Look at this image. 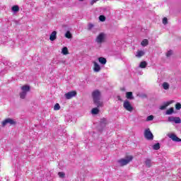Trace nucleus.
<instances>
[{
    "mask_svg": "<svg viewBox=\"0 0 181 181\" xmlns=\"http://www.w3.org/2000/svg\"><path fill=\"white\" fill-rule=\"evenodd\" d=\"M168 122H175V124H181L180 117L170 116L168 117Z\"/></svg>",
    "mask_w": 181,
    "mask_h": 181,
    "instance_id": "nucleus-7",
    "label": "nucleus"
},
{
    "mask_svg": "<svg viewBox=\"0 0 181 181\" xmlns=\"http://www.w3.org/2000/svg\"><path fill=\"white\" fill-rule=\"evenodd\" d=\"M104 40V33H100L96 38L97 43H103Z\"/></svg>",
    "mask_w": 181,
    "mask_h": 181,
    "instance_id": "nucleus-11",
    "label": "nucleus"
},
{
    "mask_svg": "<svg viewBox=\"0 0 181 181\" xmlns=\"http://www.w3.org/2000/svg\"><path fill=\"white\" fill-rule=\"evenodd\" d=\"M107 124V119L103 118L100 119V125H105Z\"/></svg>",
    "mask_w": 181,
    "mask_h": 181,
    "instance_id": "nucleus-29",
    "label": "nucleus"
},
{
    "mask_svg": "<svg viewBox=\"0 0 181 181\" xmlns=\"http://www.w3.org/2000/svg\"><path fill=\"white\" fill-rule=\"evenodd\" d=\"M94 25L93 24H89L88 25V28L89 29H91V28H93Z\"/></svg>",
    "mask_w": 181,
    "mask_h": 181,
    "instance_id": "nucleus-36",
    "label": "nucleus"
},
{
    "mask_svg": "<svg viewBox=\"0 0 181 181\" xmlns=\"http://www.w3.org/2000/svg\"><path fill=\"white\" fill-rule=\"evenodd\" d=\"M98 112H100V110H98V108L97 107H95L91 110V113L93 114L94 115L98 114Z\"/></svg>",
    "mask_w": 181,
    "mask_h": 181,
    "instance_id": "nucleus-21",
    "label": "nucleus"
},
{
    "mask_svg": "<svg viewBox=\"0 0 181 181\" xmlns=\"http://www.w3.org/2000/svg\"><path fill=\"white\" fill-rule=\"evenodd\" d=\"M148 43H149V41H148L147 39H144L141 42V46H144V47L148 46Z\"/></svg>",
    "mask_w": 181,
    "mask_h": 181,
    "instance_id": "nucleus-23",
    "label": "nucleus"
},
{
    "mask_svg": "<svg viewBox=\"0 0 181 181\" xmlns=\"http://www.w3.org/2000/svg\"><path fill=\"white\" fill-rule=\"evenodd\" d=\"M146 121H153V115H150L148 117H147L146 118Z\"/></svg>",
    "mask_w": 181,
    "mask_h": 181,
    "instance_id": "nucleus-32",
    "label": "nucleus"
},
{
    "mask_svg": "<svg viewBox=\"0 0 181 181\" xmlns=\"http://www.w3.org/2000/svg\"><path fill=\"white\" fill-rule=\"evenodd\" d=\"M62 54H69V49H67V47H64L62 48Z\"/></svg>",
    "mask_w": 181,
    "mask_h": 181,
    "instance_id": "nucleus-20",
    "label": "nucleus"
},
{
    "mask_svg": "<svg viewBox=\"0 0 181 181\" xmlns=\"http://www.w3.org/2000/svg\"><path fill=\"white\" fill-rule=\"evenodd\" d=\"M80 2H83V1H84V0H78Z\"/></svg>",
    "mask_w": 181,
    "mask_h": 181,
    "instance_id": "nucleus-38",
    "label": "nucleus"
},
{
    "mask_svg": "<svg viewBox=\"0 0 181 181\" xmlns=\"http://www.w3.org/2000/svg\"><path fill=\"white\" fill-rule=\"evenodd\" d=\"M173 107H170L169 110H166L165 114L166 115H171V114H173Z\"/></svg>",
    "mask_w": 181,
    "mask_h": 181,
    "instance_id": "nucleus-22",
    "label": "nucleus"
},
{
    "mask_svg": "<svg viewBox=\"0 0 181 181\" xmlns=\"http://www.w3.org/2000/svg\"><path fill=\"white\" fill-rule=\"evenodd\" d=\"M57 38V32L53 31L49 35V40L54 42V40Z\"/></svg>",
    "mask_w": 181,
    "mask_h": 181,
    "instance_id": "nucleus-10",
    "label": "nucleus"
},
{
    "mask_svg": "<svg viewBox=\"0 0 181 181\" xmlns=\"http://www.w3.org/2000/svg\"><path fill=\"white\" fill-rule=\"evenodd\" d=\"M8 124H9L10 125H15V124H16V122H15V120L11 119V118H7L2 122L3 127L8 125Z\"/></svg>",
    "mask_w": 181,
    "mask_h": 181,
    "instance_id": "nucleus-8",
    "label": "nucleus"
},
{
    "mask_svg": "<svg viewBox=\"0 0 181 181\" xmlns=\"http://www.w3.org/2000/svg\"><path fill=\"white\" fill-rule=\"evenodd\" d=\"M22 92L20 93V97L22 100H25L26 98V95H28V93L30 90V87L28 85H25L21 87Z\"/></svg>",
    "mask_w": 181,
    "mask_h": 181,
    "instance_id": "nucleus-2",
    "label": "nucleus"
},
{
    "mask_svg": "<svg viewBox=\"0 0 181 181\" xmlns=\"http://www.w3.org/2000/svg\"><path fill=\"white\" fill-rule=\"evenodd\" d=\"M126 97L127 100H134V95H132V92H127L126 93Z\"/></svg>",
    "mask_w": 181,
    "mask_h": 181,
    "instance_id": "nucleus-17",
    "label": "nucleus"
},
{
    "mask_svg": "<svg viewBox=\"0 0 181 181\" xmlns=\"http://www.w3.org/2000/svg\"><path fill=\"white\" fill-rule=\"evenodd\" d=\"M93 103L97 105V107H103V102L100 101L101 98V93L99 90H96L92 93Z\"/></svg>",
    "mask_w": 181,
    "mask_h": 181,
    "instance_id": "nucleus-1",
    "label": "nucleus"
},
{
    "mask_svg": "<svg viewBox=\"0 0 181 181\" xmlns=\"http://www.w3.org/2000/svg\"><path fill=\"white\" fill-rule=\"evenodd\" d=\"M58 175L59 177H61V179H63L64 178V176H66V174L64 172H59L58 173Z\"/></svg>",
    "mask_w": 181,
    "mask_h": 181,
    "instance_id": "nucleus-28",
    "label": "nucleus"
},
{
    "mask_svg": "<svg viewBox=\"0 0 181 181\" xmlns=\"http://www.w3.org/2000/svg\"><path fill=\"white\" fill-rule=\"evenodd\" d=\"M147 64H148L146 63V62L143 61V62H141L140 63L139 67H140L141 69H145V67H146Z\"/></svg>",
    "mask_w": 181,
    "mask_h": 181,
    "instance_id": "nucleus-19",
    "label": "nucleus"
},
{
    "mask_svg": "<svg viewBox=\"0 0 181 181\" xmlns=\"http://www.w3.org/2000/svg\"><path fill=\"white\" fill-rule=\"evenodd\" d=\"M123 107L127 111H129L130 112H132L134 110V107H132V105H131V103H129V100H125L123 103Z\"/></svg>",
    "mask_w": 181,
    "mask_h": 181,
    "instance_id": "nucleus-4",
    "label": "nucleus"
},
{
    "mask_svg": "<svg viewBox=\"0 0 181 181\" xmlns=\"http://www.w3.org/2000/svg\"><path fill=\"white\" fill-rule=\"evenodd\" d=\"M170 104H172V101L167 102L164 105L160 106V110H166V107H168Z\"/></svg>",
    "mask_w": 181,
    "mask_h": 181,
    "instance_id": "nucleus-15",
    "label": "nucleus"
},
{
    "mask_svg": "<svg viewBox=\"0 0 181 181\" xmlns=\"http://www.w3.org/2000/svg\"><path fill=\"white\" fill-rule=\"evenodd\" d=\"M175 108L177 110H180L181 109V104L180 103H176Z\"/></svg>",
    "mask_w": 181,
    "mask_h": 181,
    "instance_id": "nucleus-31",
    "label": "nucleus"
},
{
    "mask_svg": "<svg viewBox=\"0 0 181 181\" xmlns=\"http://www.w3.org/2000/svg\"><path fill=\"white\" fill-rule=\"evenodd\" d=\"M145 54V52L144 51H138L136 56V57H142Z\"/></svg>",
    "mask_w": 181,
    "mask_h": 181,
    "instance_id": "nucleus-24",
    "label": "nucleus"
},
{
    "mask_svg": "<svg viewBox=\"0 0 181 181\" xmlns=\"http://www.w3.org/2000/svg\"><path fill=\"white\" fill-rule=\"evenodd\" d=\"M153 149L154 151H159L160 149V144L159 143H157L153 146Z\"/></svg>",
    "mask_w": 181,
    "mask_h": 181,
    "instance_id": "nucleus-18",
    "label": "nucleus"
},
{
    "mask_svg": "<svg viewBox=\"0 0 181 181\" xmlns=\"http://www.w3.org/2000/svg\"><path fill=\"white\" fill-rule=\"evenodd\" d=\"M93 64H94V68H93L94 71H95V73H98V71L101 70V67L95 62H93Z\"/></svg>",
    "mask_w": 181,
    "mask_h": 181,
    "instance_id": "nucleus-12",
    "label": "nucleus"
},
{
    "mask_svg": "<svg viewBox=\"0 0 181 181\" xmlns=\"http://www.w3.org/2000/svg\"><path fill=\"white\" fill-rule=\"evenodd\" d=\"M11 11L12 12H13V13H17V12H19V6L18 5L13 6L11 8Z\"/></svg>",
    "mask_w": 181,
    "mask_h": 181,
    "instance_id": "nucleus-14",
    "label": "nucleus"
},
{
    "mask_svg": "<svg viewBox=\"0 0 181 181\" xmlns=\"http://www.w3.org/2000/svg\"><path fill=\"white\" fill-rule=\"evenodd\" d=\"M77 95V92L76 90L70 91L64 94V97L66 100H71L73 97H76Z\"/></svg>",
    "mask_w": 181,
    "mask_h": 181,
    "instance_id": "nucleus-6",
    "label": "nucleus"
},
{
    "mask_svg": "<svg viewBox=\"0 0 181 181\" xmlns=\"http://www.w3.org/2000/svg\"><path fill=\"white\" fill-rule=\"evenodd\" d=\"M163 24L168 25V18L165 17L163 18Z\"/></svg>",
    "mask_w": 181,
    "mask_h": 181,
    "instance_id": "nucleus-33",
    "label": "nucleus"
},
{
    "mask_svg": "<svg viewBox=\"0 0 181 181\" xmlns=\"http://www.w3.org/2000/svg\"><path fill=\"white\" fill-rule=\"evenodd\" d=\"M65 37H66L67 39H71V37H73L70 31H66V33H65Z\"/></svg>",
    "mask_w": 181,
    "mask_h": 181,
    "instance_id": "nucleus-25",
    "label": "nucleus"
},
{
    "mask_svg": "<svg viewBox=\"0 0 181 181\" xmlns=\"http://www.w3.org/2000/svg\"><path fill=\"white\" fill-rule=\"evenodd\" d=\"M179 176L181 178V170H180V171H179Z\"/></svg>",
    "mask_w": 181,
    "mask_h": 181,
    "instance_id": "nucleus-37",
    "label": "nucleus"
},
{
    "mask_svg": "<svg viewBox=\"0 0 181 181\" xmlns=\"http://www.w3.org/2000/svg\"><path fill=\"white\" fill-rule=\"evenodd\" d=\"M133 158H134L132 157V156H127L125 158H121L118 160L117 163H119L120 166H125V165H128V163H129V162H131Z\"/></svg>",
    "mask_w": 181,
    "mask_h": 181,
    "instance_id": "nucleus-3",
    "label": "nucleus"
},
{
    "mask_svg": "<svg viewBox=\"0 0 181 181\" xmlns=\"http://www.w3.org/2000/svg\"><path fill=\"white\" fill-rule=\"evenodd\" d=\"M99 21H100V22H105V16H99Z\"/></svg>",
    "mask_w": 181,
    "mask_h": 181,
    "instance_id": "nucleus-30",
    "label": "nucleus"
},
{
    "mask_svg": "<svg viewBox=\"0 0 181 181\" xmlns=\"http://www.w3.org/2000/svg\"><path fill=\"white\" fill-rule=\"evenodd\" d=\"M152 160H151V159L149 158H146L145 160V165H146V168H151L152 167Z\"/></svg>",
    "mask_w": 181,
    "mask_h": 181,
    "instance_id": "nucleus-13",
    "label": "nucleus"
},
{
    "mask_svg": "<svg viewBox=\"0 0 181 181\" xmlns=\"http://www.w3.org/2000/svg\"><path fill=\"white\" fill-rule=\"evenodd\" d=\"M144 137L146 139H148V141H153V134L151 132V129H147L144 132Z\"/></svg>",
    "mask_w": 181,
    "mask_h": 181,
    "instance_id": "nucleus-5",
    "label": "nucleus"
},
{
    "mask_svg": "<svg viewBox=\"0 0 181 181\" xmlns=\"http://www.w3.org/2000/svg\"><path fill=\"white\" fill-rule=\"evenodd\" d=\"M60 110V105L59 103H56L54 106V111H59Z\"/></svg>",
    "mask_w": 181,
    "mask_h": 181,
    "instance_id": "nucleus-27",
    "label": "nucleus"
},
{
    "mask_svg": "<svg viewBox=\"0 0 181 181\" xmlns=\"http://www.w3.org/2000/svg\"><path fill=\"white\" fill-rule=\"evenodd\" d=\"M173 53V52L172 50L168 51L166 54L167 57H170V56H172Z\"/></svg>",
    "mask_w": 181,
    "mask_h": 181,
    "instance_id": "nucleus-34",
    "label": "nucleus"
},
{
    "mask_svg": "<svg viewBox=\"0 0 181 181\" xmlns=\"http://www.w3.org/2000/svg\"><path fill=\"white\" fill-rule=\"evenodd\" d=\"M169 87H170V86H169V84L167 82H164L163 83V88L164 90H169Z\"/></svg>",
    "mask_w": 181,
    "mask_h": 181,
    "instance_id": "nucleus-26",
    "label": "nucleus"
},
{
    "mask_svg": "<svg viewBox=\"0 0 181 181\" xmlns=\"http://www.w3.org/2000/svg\"><path fill=\"white\" fill-rule=\"evenodd\" d=\"M98 0H92L90 1V5H94V4H95V2H97Z\"/></svg>",
    "mask_w": 181,
    "mask_h": 181,
    "instance_id": "nucleus-35",
    "label": "nucleus"
},
{
    "mask_svg": "<svg viewBox=\"0 0 181 181\" xmlns=\"http://www.w3.org/2000/svg\"><path fill=\"white\" fill-rule=\"evenodd\" d=\"M168 138L172 139V141H173L174 142H181V139L177 137V136H176V134H168Z\"/></svg>",
    "mask_w": 181,
    "mask_h": 181,
    "instance_id": "nucleus-9",
    "label": "nucleus"
},
{
    "mask_svg": "<svg viewBox=\"0 0 181 181\" xmlns=\"http://www.w3.org/2000/svg\"><path fill=\"white\" fill-rule=\"evenodd\" d=\"M99 62L100 64H107V59L103 57L98 58Z\"/></svg>",
    "mask_w": 181,
    "mask_h": 181,
    "instance_id": "nucleus-16",
    "label": "nucleus"
}]
</instances>
